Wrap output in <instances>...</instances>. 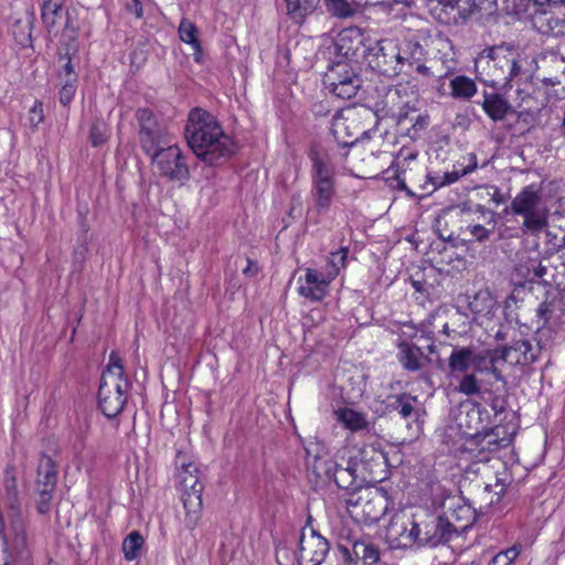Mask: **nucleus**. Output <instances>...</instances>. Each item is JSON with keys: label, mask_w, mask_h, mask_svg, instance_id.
<instances>
[{"label": "nucleus", "mask_w": 565, "mask_h": 565, "mask_svg": "<svg viewBox=\"0 0 565 565\" xmlns=\"http://www.w3.org/2000/svg\"><path fill=\"white\" fill-rule=\"evenodd\" d=\"M331 130L335 140L343 146H353L365 132L353 110L338 113L332 119Z\"/></svg>", "instance_id": "nucleus-22"}, {"label": "nucleus", "mask_w": 565, "mask_h": 565, "mask_svg": "<svg viewBox=\"0 0 565 565\" xmlns=\"http://www.w3.org/2000/svg\"><path fill=\"white\" fill-rule=\"evenodd\" d=\"M491 409L495 415L502 414L507 409V401L502 396H494L490 403Z\"/></svg>", "instance_id": "nucleus-51"}, {"label": "nucleus", "mask_w": 565, "mask_h": 565, "mask_svg": "<svg viewBox=\"0 0 565 565\" xmlns=\"http://www.w3.org/2000/svg\"><path fill=\"white\" fill-rule=\"evenodd\" d=\"M520 551L516 546H512L505 551L498 553L490 562L489 565H512L519 556Z\"/></svg>", "instance_id": "nucleus-44"}, {"label": "nucleus", "mask_w": 565, "mask_h": 565, "mask_svg": "<svg viewBox=\"0 0 565 565\" xmlns=\"http://www.w3.org/2000/svg\"><path fill=\"white\" fill-rule=\"evenodd\" d=\"M477 212H479L484 218L488 216V224H491V228H487L481 224H468L465 227H461V234L466 237L468 242H478L482 243L489 239L495 227V214L493 211L487 209L483 205L477 206Z\"/></svg>", "instance_id": "nucleus-24"}, {"label": "nucleus", "mask_w": 565, "mask_h": 565, "mask_svg": "<svg viewBox=\"0 0 565 565\" xmlns=\"http://www.w3.org/2000/svg\"><path fill=\"white\" fill-rule=\"evenodd\" d=\"M386 536L398 547H435L451 540L439 514L419 511L412 516L396 513L386 527Z\"/></svg>", "instance_id": "nucleus-2"}, {"label": "nucleus", "mask_w": 565, "mask_h": 565, "mask_svg": "<svg viewBox=\"0 0 565 565\" xmlns=\"http://www.w3.org/2000/svg\"><path fill=\"white\" fill-rule=\"evenodd\" d=\"M429 125V116L428 115H418L412 125L411 128L407 129L406 135L412 139H417L423 130L427 128Z\"/></svg>", "instance_id": "nucleus-46"}, {"label": "nucleus", "mask_w": 565, "mask_h": 565, "mask_svg": "<svg viewBox=\"0 0 565 565\" xmlns=\"http://www.w3.org/2000/svg\"><path fill=\"white\" fill-rule=\"evenodd\" d=\"M473 3L479 7L480 9H491L495 6L497 0H472Z\"/></svg>", "instance_id": "nucleus-55"}, {"label": "nucleus", "mask_w": 565, "mask_h": 565, "mask_svg": "<svg viewBox=\"0 0 565 565\" xmlns=\"http://www.w3.org/2000/svg\"><path fill=\"white\" fill-rule=\"evenodd\" d=\"M384 105L387 108V115L396 120L397 125H403L411 111H415L412 105V98L407 94L404 85L399 84L390 88L384 96Z\"/></svg>", "instance_id": "nucleus-23"}, {"label": "nucleus", "mask_w": 565, "mask_h": 565, "mask_svg": "<svg viewBox=\"0 0 565 565\" xmlns=\"http://www.w3.org/2000/svg\"><path fill=\"white\" fill-rule=\"evenodd\" d=\"M108 138L107 127L103 121L95 122L90 128V140L97 147L106 142Z\"/></svg>", "instance_id": "nucleus-45"}, {"label": "nucleus", "mask_w": 565, "mask_h": 565, "mask_svg": "<svg viewBox=\"0 0 565 565\" xmlns=\"http://www.w3.org/2000/svg\"><path fill=\"white\" fill-rule=\"evenodd\" d=\"M483 111L494 121L503 120L510 111V104L499 94H484Z\"/></svg>", "instance_id": "nucleus-30"}, {"label": "nucleus", "mask_w": 565, "mask_h": 565, "mask_svg": "<svg viewBox=\"0 0 565 565\" xmlns=\"http://www.w3.org/2000/svg\"><path fill=\"white\" fill-rule=\"evenodd\" d=\"M179 38L182 42L191 45L194 52V60L198 63L202 61V46L198 39V29L193 22L182 19L179 25Z\"/></svg>", "instance_id": "nucleus-33"}, {"label": "nucleus", "mask_w": 565, "mask_h": 565, "mask_svg": "<svg viewBox=\"0 0 565 565\" xmlns=\"http://www.w3.org/2000/svg\"><path fill=\"white\" fill-rule=\"evenodd\" d=\"M417 397L409 394H399L392 396L390 404L393 411H396L403 418H408L415 413L414 404Z\"/></svg>", "instance_id": "nucleus-39"}, {"label": "nucleus", "mask_w": 565, "mask_h": 565, "mask_svg": "<svg viewBox=\"0 0 565 565\" xmlns=\"http://www.w3.org/2000/svg\"><path fill=\"white\" fill-rule=\"evenodd\" d=\"M532 269L534 271V278H543L546 274V267L541 264L532 263Z\"/></svg>", "instance_id": "nucleus-56"}, {"label": "nucleus", "mask_w": 565, "mask_h": 565, "mask_svg": "<svg viewBox=\"0 0 565 565\" xmlns=\"http://www.w3.org/2000/svg\"><path fill=\"white\" fill-rule=\"evenodd\" d=\"M347 510L358 522H379L388 510L387 493L383 488H359L348 492Z\"/></svg>", "instance_id": "nucleus-9"}, {"label": "nucleus", "mask_w": 565, "mask_h": 565, "mask_svg": "<svg viewBox=\"0 0 565 565\" xmlns=\"http://www.w3.org/2000/svg\"><path fill=\"white\" fill-rule=\"evenodd\" d=\"M330 550L329 542L313 527L305 526L298 537V551H291L286 544L276 548V558L280 565H320Z\"/></svg>", "instance_id": "nucleus-8"}, {"label": "nucleus", "mask_w": 565, "mask_h": 565, "mask_svg": "<svg viewBox=\"0 0 565 565\" xmlns=\"http://www.w3.org/2000/svg\"><path fill=\"white\" fill-rule=\"evenodd\" d=\"M492 488H494V494L497 497L495 501L493 499L490 500L489 504H493L495 502H499L501 497L503 495L504 491H505V486L503 483H500L499 481H497V483L494 486H486L484 490L486 491H491Z\"/></svg>", "instance_id": "nucleus-53"}, {"label": "nucleus", "mask_w": 565, "mask_h": 565, "mask_svg": "<svg viewBox=\"0 0 565 565\" xmlns=\"http://www.w3.org/2000/svg\"><path fill=\"white\" fill-rule=\"evenodd\" d=\"M328 10L338 18H347L353 10L349 0H326Z\"/></svg>", "instance_id": "nucleus-43"}, {"label": "nucleus", "mask_w": 565, "mask_h": 565, "mask_svg": "<svg viewBox=\"0 0 565 565\" xmlns=\"http://www.w3.org/2000/svg\"><path fill=\"white\" fill-rule=\"evenodd\" d=\"M44 119L43 107L41 102H35L29 110L28 121L32 128H36Z\"/></svg>", "instance_id": "nucleus-48"}, {"label": "nucleus", "mask_w": 565, "mask_h": 565, "mask_svg": "<svg viewBox=\"0 0 565 565\" xmlns=\"http://www.w3.org/2000/svg\"><path fill=\"white\" fill-rule=\"evenodd\" d=\"M334 532L337 533L338 539H339V542H338L339 550L343 554L344 558L347 561H353L351 558V550H352L353 542L355 540H360L358 534L354 533L353 530L349 529L345 525H342L339 529L335 527Z\"/></svg>", "instance_id": "nucleus-40"}, {"label": "nucleus", "mask_w": 565, "mask_h": 565, "mask_svg": "<svg viewBox=\"0 0 565 565\" xmlns=\"http://www.w3.org/2000/svg\"><path fill=\"white\" fill-rule=\"evenodd\" d=\"M145 544L143 536L138 531L130 532L122 541V553L126 561H134L138 557Z\"/></svg>", "instance_id": "nucleus-37"}, {"label": "nucleus", "mask_w": 565, "mask_h": 565, "mask_svg": "<svg viewBox=\"0 0 565 565\" xmlns=\"http://www.w3.org/2000/svg\"><path fill=\"white\" fill-rule=\"evenodd\" d=\"M149 157L158 173L169 181L184 184L190 179L189 167L179 146L169 142Z\"/></svg>", "instance_id": "nucleus-14"}, {"label": "nucleus", "mask_w": 565, "mask_h": 565, "mask_svg": "<svg viewBox=\"0 0 565 565\" xmlns=\"http://www.w3.org/2000/svg\"><path fill=\"white\" fill-rule=\"evenodd\" d=\"M397 47L401 73L417 72L426 77L434 76L431 70L424 64L426 51L418 41L404 40L401 43L397 42Z\"/></svg>", "instance_id": "nucleus-20"}, {"label": "nucleus", "mask_w": 565, "mask_h": 565, "mask_svg": "<svg viewBox=\"0 0 565 565\" xmlns=\"http://www.w3.org/2000/svg\"><path fill=\"white\" fill-rule=\"evenodd\" d=\"M286 14L296 23H302L306 17L317 9L320 0H284Z\"/></svg>", "instance_id": "nucleus-29"}, {"label": "nucleus", "mask_w": 565, "mask_h": 565, "mask_svg": "<svg viewBox=\"0 0 565 565\" xmlns=\"http://www.w3.org/2000/svg\"><path fill=\"white\" fill-rule=\"evenodd\" d=\"M477 169V156L468 153L462 157V161H457L451 171H446L441 174L445 186L457 182L461 177H465Z\"/></svg>", "instance_id": "nucleus-31"}, {"label": "nucleus", "mask_w": 565, "mask_h": 565, "mask_svg": "<svg viewBox=\"0 0 565 565\" xmlns=\"http://www.w3.org/2000/svg\"><path fill=\"white\" fill-rule=\"evenodd\" d=\"M348 257V248L342 247L337 252H331L328 257V265L326 269V274H333L334 279L340 273V269L345 266V260Z\"/></svg>", "instance_id": "nucleus-42"}, {"label": "nucleus", "mask_w": 565, "mask_h": 565, "mask_svg": "<svg viewBox=\"0 0 565 565\" xmlns=\"http://www.w3.org/2000/svg\"><path fill=\"white\" fill-rule=\"evenodd\" d=\"M450 95L456 99L469 100L477 94L475 81L466 75L455 76L450 83Z\"/></svg>", "instance_id": "nucleus-34"}, {"label": "nucleus", "mask_w": 565, "mask_h": 565, "mask_svg": "<svg viewBox=\"0 0 565 565\" xmlns=\"http://www.w3.org/2000/svg\"><path fill=\"white\" fill-rule=\"evenodd\" d=\"M184 134L196 157L210 166L230 159L236 151L232 137L223 131L211 113L202 108H194L189 113Z\"/></svg>", "instance_id": "nucleus-1"}, {"label": "nucleus", "mask_w": 565, "mask_h": 565, "mask_svg": "<svg viewBox=\"0 0 565 565\" xmlns=\"http://www.w3.org/2000/svg\"><path fill=\"white\" fill-rule=\"evenodd\" d=\"M134 3H135V12L137 14V17H141L142 14V9H141V6H140V2L138 0H134Z\"/></svg>", "instance_id": "nucleus-57"}, {"label": "nucleus", "mask_w": 565, "mask_h": 565, "mask_svg": "<svg viewBox=\"0 0 565 565\" xmlns=\"http://www.w3.org/2000/svg\"><path fill=\"white\" fill-rule=\"evenodd\" d=\"M537 30L544 34L561 35L565 33V20L552 13L542 12L534 19Z\"/></svg>", "instance_id": "nucleus-36"}, {"label": "nucleus", "mask_w": 565, "mask_h": 565, "mask_svg": "<svg viewBox=\"0 0 565 565\" xmlns=\"http://www.w3.org/2000/svg\"><path fill=\"white\" fill-rule=\"evenodd\" d=\"M489 455H482V457L479 458V461H489Z\"/></svg>", "instance_id": "nucleus-59"}, {"label": "nucleus", "mask_w": 565, "mask_h": 565, "mask_svg": "<svg viewBox=\"0 0 565 565\" xmlns=\"http://www.w3.org/2000/svg\"><path fill=\"white\" fill-rule=\"evenodd\" d=\"M482 443H483L482 448L488 447L489 451L498 450L500 447V441L493 434H487L483 437Z\"/></svg>", "instance_id": "nucleus-52"}, {"label": "nucleus", "mask_w": 565, "mask_h": 565, "mask_svg": "<svg viewBox=\"0 0 565 565\" xmlns=\"http://www.w3.org/2000/svg\"><path fill=\"white\" fill-rule=\"evenodd\" d=\"M175 478L184 509L196 512L202 507V492L204 486L201 481V471L198 465L186 455L178 454L175 459Z\"/></svg>", "instance_id": "nucleus-10"}, {"label": "nucleus", "mask_w": 565, "mask_h": 565, "mask_svg": "<svg viewBox=\"0 0 565 565\" xmlns=\"http://www.w3.org/2000/svg\"><path fill=\"white\" fill-rule=\"evenodd\" d=\"M313 471L320 478L333 479L334 483L349 492L355 491L360 486L356 475V465L348 461L343 467L331 459L316 458L313 463Z\"/></svg>", "instance_id": "nucleus-18"}, {"label": "nucleus", "mask_w": 565, "mask_h": 565, "mask_svg": "<svg viewBox=\"0 0 565 565\" xmlns=\"http://www.w3.org/2000/svg\"><path fill=\"white\" fill-rule=\"evenodd\" d=\"M491 351H479L475 347H455L448 359L449 372L452 376L461 375L456 387L457 392L467 396L477 395L481 387L477 374L491 373Z\"/></svg>", "instance_id": "nucleus-4"}, {"label": "nucleus", "mask_w": 565, "mask_h": 565, "mask_svg": "<svg viewBox=\"0 0 565 565\" xmlns=\"http://www.w3.org/2000/svg\"><path fill=\"white\" fill-rule=\"evenodd\" d=\"M135 118L138 141L147 156L171 142L167 125L151 109L138 108Z\"/></svg>", "instance_id": "nucleus-12"}, {"label": "nucleus", "mask_w": 565, "mask_h": 565, "mask_svg": "<svg viewBox=\"0 0 565 565\" xmlns=\"http://www.w3.org/2000/svg\"><path fill=\"white\" fill-rule=\"evenodd\" d=\"M511 212L522 216L523 233L537 235L548 225L550 209L536 184L523 188L511 201Z\"/></svg>", "instance_id": "nucleus-7"}, {"label": "nucleus", "mask_w": 565, "mask_h": 565, "mask_svg": "<svg viewBox=\"0 0 565 565\" xmlns=\"http://www.w3.org/2000/svg\"><path fill=\"white\" fill-rule=\"evenodd\" d=\"M429 182L434 185L435 189L445 186L444 180L440 173H434L428 175Z\"/></svg>", "instance_id": "nucleus-54"}, {"label": "nucleus", "mask_w": 565, "mask_h": 565, "mask_svg": "<svg viewBox=\"0 0 565 565\" xmlns=\"http://www.w3.org/2000/svg\"><path fill=\"white\" fill-rule=\"evenodd\" d=\"M414 287L418 290V289H419V288H418V282H416V281H415V282H414Z\"/></svg>", "instance_id": "nucleus-61"}, {"label": "nucleus", "mask_w": 565, "mask_h": 565, "mask_svg": "<svg viewBox=\"0 0 565 565\" xmlns=\"http://www.w3.org/2000/svg\"><path fill=\"white\" fill-rule=\"evenodd\" d=\"M25 41H30V33L25 34L24 40H21L20 43L24 44Z\"/></svg>", "instance_id": "nucleus-60"}, {"label": "nucleus", "mask_w": 565, "mask_h": 565, "mask_svg": "<svg viewBox=\"0 0 565 565\" xmlns=\"http://www.w3.org/2000/svg\"><path fill=\"white\" fill-rule=\"evenodd\" d=\"M354 42L356 44L362 42L361 31L358 28H348L339 33L337 45L340 51H344V54L348 55L350 51L353 52L356 49Z\"/></svg>", "instance_id": "nucleus-38"}, {"label": "nucleus", "mask_w": 565, "mask_h": 565, "mask_svg": "<svg viewBox=\"0 0 565 565\" xmlns=\"http://www.w3.org/2000/svg\"><path fill=\"white\" fill-rule=\"evenodd\" d=\"M128 390L129 382L121 359L111 352L98 388V404L106 417L114 418L121 413L127 402Z\"/></svg>", "instance_id": "nucleus-6"}, {"label": "nucleus", "mask_w": 565, "mask_h": 565, "mask_svg": "<svg viewBox=\"0 0 565 565\" xmlns=\"http://www.w3.org/2000/svg\"><path fill=\"white\" fill-rule=\"evenodd\" d=\"M436 50V58L441 63L445 73L439 77H446L455 72L457 67V54L452 42L443 35H438L433 41Z\"/></svg>", "instance_id": "nucleus-25"}, {"label": "nucleus", "mask_w": 565, "mask_h": 565, "mask_svg": "<svg viewBox=\"0 0 565 565\" xmlns=\"http://www.w3.org/2000/svg\"><path fill=\"white\" fill-rule=\"evenodd\" d=\"M62 87L58 93L60 103L67 106L74 98L76 93V82H61Z\"/></svg>", "instance_id": "nucleus-47"}, {"label": "nucleus", "mask_w": 565, "mask_h": 565, "mask_svg": "<svg viewBox=\"0 0 565 565\" xmlns=\"http://www.w3.org/2000/svg\"><path fill=\"white\" fill-rule=\"evenodd\" d=\"M443 332H444L445 334H447V335H448V333H449V327H448V324H447V323H445V324H444V327H443Z\"/></svg>", "instance_id": "nucleus-58"}, {"label": "nucleus", "mask_w": 565, "mask_h": 565, "mask_svg": "<svg viewBox=\"0 0 565 565\" xmlns=\"http://www.w3.org/2000/svg\"><path fill=\"white\" fill-rule=\"evenodd\" d=\"M433 15L443 24H456L461 18L459 0H429Z\"/></svg>", "instance_id": "nucleus-26"}, {"label": "nucleus", "mask_w": 565, "mask_h": 565, "mask_svg": "<svg viewBox=\"0 0 565 565\" xmlns=\"http://www.w3.org/2000/svg\"><path fill=\"white\" fill-rule=\"evenodd\" d=\"M440 509L439 516L451 539L454 535L465 532L476 521L475 508L460 494H444Z\"/></svg>", "instance_id": "nucleus-13"}, {"label": "nucleus", "mask_w": 565, "mask_h": 565, "mask_svg": "<svg viewBox=\"0 0 565 565\" xmlns=\"http://www.w3.org/2000/svg\"><path fill=\"white\" fill-rule=\"evenodd\" d=\"M352 562L361 559L363 565H374L380 559V551L366 540H355L351 550Z\"/></svg>", "instance_id": "nucleus-32"}, {"label": "nucleus", "mask_w": 565, "mask_h": 565, "mask_svg": "<svg viewBox=\"0 0 565 565\" xmlns=\"http://www.w3.org/2000/svg\"><path fill=\"white\" fill-rule=\"evenodd\" d=\"M491 356V374L495 381H503V376L499 367L500 363L529 365L536 360V352L529 341L519 340L510 347L492 351Z\"/></svg>", "instance_id": "nucleus-16"}, {"label": "nucleus", "mask_w": 565, "mask_h": 565, "mask_svg": "<svg viewBox=\"0 0 565 565\" xmlns=\"http://www.w3.org/2000/svg\"><path fill=\"white\" fill-rule=\"evenodd\" d=\"M398 54L397 41L383 39L367 47L366 61L373 71L393 77L401 74Z\"/></svg>", "instance_id": "nucleus-15"}, {"label": "nucleus", "mask_w": 565, "mask_h": 565, "mask_svg": "<svg viewBox=\"0 0 565 565\" xmlns=\"http://www.w3.org/2000/svg\"><path fill=\"white\" fill-rule=\"evenodd\" d=\"M398 361L407 371H418L423 367V351L413 344L407 342H401L398 344Z\"/></svg>", "instance_id": "nucleus-28"}, {"label": "nucleus", "mask_w": 565, "mask_h": 565, "mask_svg": "<svg viewBox=\"0 0 565 565\" xmlns=\"http://www.w3.org/2000/svg\"><path fill=\"white\" fill-rule=\"evenodd\" d=\"M559 1H561V3H562V4H564V6H565V0H559Z\"/></svg>", "instance_id": "nucleus-62"}, {"label": "nucleus", "mask_w": 565, "mask_h": 565, "mask_svg": "<svg viewBox=\"0 0 565 565\" xmlns=\"http://www.w3.org/2000/svg\"><path fill=\"white\" fill-rule=\"evenodd\" d=\"M311 190L313 212L318 216L330 212L337 195L335 167L330 156L322 150L310 152Z\"/></svg>", "instance_id": "nucleus-5"}, {"label": "nucleus", "mask_w": 565, "mask_h": 565, "mask_svg": "<svg viewBox=\"0 0 565 565\" xmlns=\"http://www.w3.org/2000/svg\"><path fill=\"white\" fill-rule=\"evenodd\" d=\"M554 307V302H544L539 307L537 313L542 319L548 321L553 318Z\"/></svg>", "instance_id": "nucleus-50"}, {"label": "nucleus", "mask_w": 565, "mask_h": 565, "mask_svg": "<svg viewBox=\"0 0 565 565\" xmlns=\"http://www.w3.org/2000/svg\"><path fill=\"white\" fill-rule=\"evenodd\" d=\"M334 417L338 423L352 433L369 428L366 415L351 407H339L334 411Z\"/></svg>", "instance_id": "nucleus-27"}, {"label": "nucleus", "mask_w": 565, "mask_h": 565, "mask_svg": "<svg viewBox=\"0 0 565 565\" xmlns=\"http://www.w3.org/2000/svg\"><path fill=\"white\" fill-rule=\"evenodd\" d=\"M61 82H77V75L74 72L73 65L71 63V58H67V62L64 64L58 74Z\"/></svg>", "instance_id": "nucleus-49"}, {"label": "nucleus", "mask_w": 565, "mask_h": 565, "mask_svg": "<svg viewBox=\"0 0 565 565\" xmlns=\"http://www.w3.org/2000/svg\"><path fill=\"white\" fill-rule=\"evenodd\" d=\"M56 487V469L51 457L43 456L39 461L36 480V509L44 514L50 510Z\"/></svg>", "instance_id": "nucleus-19"}, {"label": "nucleus", "mask_w": 565, "mask_h": 565, "mask_svg": "<svg viewBox=\"0 0 565 565\" xmlns=\"http://www.w3.org/2000/svg\"><path fill=\"white\" fill-rule=\"evenodd\" d=\"M475 70L481 82L494 88L507 89L520 74L521 65L510 49L497 45L478 54L475 58Z\"/></svg>", "instance_id": "nucleus-3"}, {"label": "nucleus", "mask_w": 565, "mask_h": 565, "mask_svg": "<svg viewBox=\"0 0 565 565\" xmlns=\"http://www.w3.org/2000/svg\"><path fill=\"white\" fill-rule=\"evenodd\" d=\"M3 488V504L7 511V518L11 520L14 544L21 548L25 545L26 514L19 497L17 471L11 465L7 466L4 470Z\"/></svg>", "instance_id": "nucleus-11"}, {"label": "nucleus", "mask_w": 565, "mask_h": 565, "mask_svg": "<svg viewBox=\"0 0 565 565\" xmlns=\"http://www.w3.org/2000/svg\"><path fill=\"white\" fill-rule=\"evenodd\" d=\"M481 406L479 404H473L466 413V419L463 420L460 417V427H466L471 430V434H478L481 429L486 427L482 417H481Z\"/></svg>", "instance_id": "nucleus-41"}, {"label": "nucleus", "mask_w": 565, "mask_h": 565, "mask_svg": "<svg viewBox=\"0 0 565 565\" xmlns=\"http://www.w3.org/2000/svg\"><path fill=\"white\" fill-rule=\"evenodd\" d=\"M323 84L338 98L350 99L360 88V78L347 63H337L326 72Z\"/></svg>", "instance_id": "nucleus-17"}, {"label": "nucleus", "mask_w": 565, "mask_h": 565, "mask_svg": "<svg viewBox=\"0 0 565 565\" xmlns=\"http://www.w3.org/2000/svg\"><path fill=\"white\" fill-rule=\"evenodd\" d=\"M63 7L64 0H42V20L50 32L63 19Z\"/></svg>", "instance_id": "nucleus-35"}, {"label": "nucleus", "mask_w": 565, "mask_h": 565, "mask_svg": "<svg viewBox=\"0 0 565 565\" xmlns=\"http://www.w3.org/2000/svg\"><path fill=\"white\" fill-rule=\"evenodd\" d=\"M333 274L319 273L316 269L307 268L305 275L298 278V294L311 301H321L329 291Z\"/></svg>", "instance_id": "nucleus-21"}]
</instances>
